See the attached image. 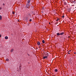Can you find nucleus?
<instances>
[{"mask_svg": "<svg viewBox=\"0 0 76 76\" xmlns=\"http://www.w3.org/2000/svg\"><path fill=\"white\" fill-rule=\"evenodd\" d=\"M64 1L65 0H64Z\"/></svg>", "mask_w": 76, "mask_h": 76, "instance_id": "obj_33", "label": "nucleus"}, {"mask_svg": "<svg viewBox=\"0 0 76 76\" xmlns=\"http://www.w3.org/2000/svg\"><path fill=\"white\" fill-rule=\"evenodd\" d=\"M73 3H75V1H73Z\"/></svg>", "mask_w": 76, "mask_h": 76, "instance_id": "obj_21", "label": "nucleus"}, {"mask_svg": "<svg viewBox=\"0 0 76 76\" xmlns=\"http://www.w3.org/2000/svg\"><path fill=\"white\" fill-rule=\"evenodd\" d=\"M31 1V0H28L27 2V4H29L30 2Z\"/></svg>", "mask_w": 76, "mask_h": 76, "instance_id": "obj_2", "label": "nucleus"}, {"mask_svg": "<svg viewBox=\"0 0 76 76\" xmlns=\"http://www.w3.org/2000/svg\"><path fill=\"white\" fill-rule=\"evenodd\" d=\"M39 50H41V48H40Z\"/></svg>", "mask_w": 76, "mask_h": 76, "instance_id": "obj_27", "label": "nucleus"}, {"mask_svg": "<svg viewBox=\"0 0 76 76\" xmlns=\"http://www.w3.org/2000/svg\"><path fill=\"white\" fill-rule=\"evenodd\" d=\"M46 56H48V53H46Z\"/></svg>", "mask_w": 76, "mask_h": 76, "instance_id": "obj_14", "label": "nucleus"}, {"mask_svg": "<svg viewBox=\"0 0 76 76\" xmlns=\"http://www.w3.org/2000/svg\"><path fill=\"white\" fill-rule=\"evenodd\" d=\"M25 20H26V22H28V18H26Z\"/></svg>", "mask_w": 76, "mask_h": 76, "instance_id": "obj_5", "label": "nucleus"}, {"mask_svg": "<svg viewBox=\"0 0 76 76\" xmlns=\"http://www.w3.org/2000/svg\"><path fill=\"white\" fill-rule=\"evenodd\" d=\"M39 48H40V46H39Z\"/></svg>", "mask_w": 76, "mask_h": 76, "instance_id": "obj_30", "label": "nucleus"}, {"mask_svg": "<svg viewBox=\"0 0 76 76\" xmlns=\"http://www.w3.org/2000/svg\"><path fill=\"white\" fill-rule=\"evenodd\" d=\"M70 37V36H68V38H69Z\"/></svg>", "mask_w": 76, "mask_h": 76, "instance_id": "obj_23", "label": "nucleus"}, {"mask_svg": "<svg viewBox=\"0 0 76 76\" xmlns=\"http://www.w3.org/2000/svg\"><path fill=\"white\" fill-rule=\"evenodd\" d=\"M37 44L38 45H40V42H38Z\"/></svg>", "mask_w": 76, "mask_h": 76, "instance_id": "obj_6", "label": "nucleus"}, {"mask_svg": "<svg viewBox=\"0 0 76 76\" xmlns=\"http://www.w3.org/2000/svg\"><path fill=\"white\" fill-rule=\"evenodd\" d=\"M42 42L43 44H44V43H45V41H44V40H42Z\"/></svg>", "mask_w": 76, "mask_h": 76, "instance_id": "obj_12", "label": "nucleus"}, {"mask_svg": "<svg viewBox=\"0 0 76 76\" xmlns=\"http://www.w3.org/2000/svg\"><path fill=\"white\" fill-rule=\"evenodd\" d=\"M31 21H32V19H30L29 20V22H31Z\"/></svg>", "mask_w": 76, "mask_h": 76, "instance_id": "obj_16", "label": "nucleus"}, {"mask_svg": "<svg viewBox=\"0 0 76 76\" xmlns=\"http://www.w3.org/2000/svg\"><path fill=\"white\" fill-rule=\"evenodd\" d=\"M62 18H64V15H63L62 17Z\"/></svg>", "mask_w": 76, "mask_h": 76, "instance_id": "obj_18", "label": "nucleus"}, {"mask_svg": "<svg viewBox=\"0 0 76 76\" xmlns=\"http://www.w3.org/2000/svg\"><path fill=\"white\" fill-rule=\"evenodd\" d=\"M21 69L20 68V70H21Z\"/></svg>", "mask_w": 76, "mask_h": 76, "instance_id": "obj_28", "label": "nucleus"}, {"mask_svg": "<svg viewBox=\"0 0 76 76\" xmlns=\"http://www.w3.org/2000/svg\"><path fill=\"white\" fill-rule=\"evenodd\" d=\"M46 58H47V56H44L43 57V59H45Z\"/></svg>", "mask_w": 76, "mask_h": 76, "instance_id": "obj_7", "label": "nucleus"}, {"mask_svg": "<svg viewBox=\"0 0 76 76\" xmlns=\"http://www.w3.org/2000/svg\"><path fill=\"white\" fill-rule=\"evenodd\" d=\"M5 4H4V3H3V6H4Z\"/></svg>", "mask_w": 76, "mask_h": 76, "instance_id": "obj_22", "label": "nucleus"}, {"mask_svg": "<svg viewBox=\"0 0 76 76\" xmlns=\"http://www.w3.org/2000/svg\"><path fill=\"white\" fill-rule=\"evenodd\" d=\"M2 19V17L0 15V20H1Z\"/></svg>", "mask_w": 76, "mask_h": 76, "instance_id": "obj_10", "label": "nucleus"}, {"mask_svg": "<svg viewBox=\"0 0 76 76\" xmlns=\"http://www.w3.org/2000/svg\"><path fill=\"white\" fill-rule=\"evenodd\" d=\"M57 71H58V70H57V69H56L55 70V71L56 72H57Z\"/></svg>", "mask_w": 76, "mask_h": 76, "instance_id": "obj_13", "label": "nucleus"}, {"mask_svg": "<svg viewBox=\"0 0 76 76\" xmlns=\"http://www.w3.org/2000/svg\"><path fill=\"white\" fill-rule=\"evenodd\" d=\"M64 5H67V3H66V2L65 1L64 2Z\"/></svg>", "mask_w": 76, "mask_h": 76, "instance_id": "obj_3", "label": "nucleus"}, {"mask_svg": "<svg viewBox=\"0 0 76 76\" xmlns=\"http://www.w3.org/2000/svg\"><path fill=\"white\" fill-rule=\"evenodd\" d=\"M29 6H30V5L29 4H26V7L28 8V9L29 8Z\"/></svg>", "mask_w": 76, "mask_h": 76, "instance_id": "obj_1", "label": "nucleus"}, {"mask_svg": "<svg viewBox=\"0 0 76 76\" xmlns=\"http://www.w3.org/2000/svg\"><path fill=\"white\" fill-rule=\"evenodd\" d=\"M13 49H12L11 50V52H13Z\"/></svg>", "mask_w": 76, "mask_h": 76, "instance_id": "obj_15", "label": "nucleus"}, {"mask_svg": "<svg viewBox=\"0 0 76 76\" xmlns=\"http://www.w3.org/2000/svg\"><path fill=\"white\" fill-rule=\"evenodd\" d=\"M64 34V32H62V33H61L60 34V35H63V34Z\"/></svg>", "mask_w": 76, "mask_h": 76, "instance_id": "obj_4", "label": "nucleus"}, {"mask_svg": "<svg viewBox=\"0 0 76 76\" xmlns=\"http://www.w3.org/2000/svg\"><path fill=\"white\" fill-rule=\"evenodd\" d=\"M57 35H58V36H59L60 35V34L59 33H57L56 34Z\"/></svg>", "mask_w": 76, "mask_h": 76, "instance_id": "obj_8", "label": "nucleus"}, {"mask_svg": "<svg viewBox=\"0 0 76 76\" xmlns=\"http://www.w3.org/2000/svg\"><path fill=\"white\" fill-rule=\"evenodd\" d=\"M5 39H8V37L6 36L5 37Z\"/></svg>", "mask_w": 76, "mask_h": 76, "instance_id": "obj_11", "label": "nucleus"}, {"mask_svg": "<svg viewBox=\"0 0 76 76\" xmlns=\"http://www.w3.org/2000/svg\"><path fill=\"white\" fill-rule=\"evenodd\" d=\"M70 51H71V50H69V51H68V52H69V53H70Z\"/></svg>", "mask_w": 76, "mask_h": 76, "instance_id": "obj_20", "label": "nucleus"}, {"mask_svg": "<svg viewBox=\"0 0 76 76\" xmlns=\"http://www.w3.org/2000/svg\"><path fill=\"white\" fill-rule=\"evenodd\" d=\"M51 23H49V24H50Z\"/></svg>", "mask_w": 76, "mask_h": 76, "instance_id": "obj_32", "label": "nucleus"}, {"mask_svg": "<svg viewBox=\"0 0 76 76\" xmlns=\"http://www.w3.org/2000/svg\"><path fill=\"white\" fill-rule=\"evenodd\" d=\"M12 13H13V14H12L13 15H14V14L15 13H14L13 12H12Z\"/></svg>", "mask_w": 76, "mask_h": 76, "instance_id": "obj_25", "label": "nucleus"}, {"mask_svg": "<svg viewBox=\"0 0 76 76\" xmlns=\"http://www.w3.org/2000/svg\"><path fill=\"white\" fill-rule=\"evenodd\" d=\"M1 35L0 34V38H1Z\"/></svg>", "mask_w": 76, "mask_h": 76, "instance_id": "obj_24", "label": "nucleus"}, {"mask_svg": "<svg viewBox=\"0 0 76 76\" xmlns=\"http://www.w3.org/2000/svg\"><path fill=\"white\" fill-rule=\"evenodd\" d=\"M28 56H30V55H29V54H28Z\"/></svg>", "mask_w": 76, "mask_h": 76, "instance_id": "obj_26", "label": "nucleus"}, {"mask_svg": "<svg viewBox=\"0 0 76 76\" xmlns=\"http://www.w3.org/2000/svg\"><path fill=\"white\" fill-rule=\"evenodd\" d=\"M74 54H76V53L75 52V53H74Z\"/></svg>", "mask_w": 76, "mask_h": 76, "instance_id": "obj_31", "label": "nucleus"}, {"mask_svg": "<svg viewBox=\"0 0 76 76\" xmlns=\"http://www.w3.org/2000/svg\"><path fill=\"white\" fill-rule=\"evenodd\" d=\"M58 20H59V19H58L56 20V21H58Z\"/></svg>", "mask_w": 76, "mask_h": 76, "instance_id": "obj_19", "label": "nucleus"}, {"mask_svg": "<svg viewBox=\"0 0 76 76\" xmlns=\"http://www.w3.org/2000/svg\"><path fill=\"white\" fill-rule=\"evenodd\" d=\"M1 8L0 7V10H1Z\"/></svg>", "mask_w": 76, "mask_h": 76, "instance_id": "obj_29", "label": "nucleus"}, {"mask_svg": "<svg viewBox=\"0 0 76 76\" xmlns=\"http://www.w3.org/2000/svg\"><path fill=\"white\" fill-rule=\"evenodd\" d=\"M68 54H70V52H67Z\"/></svg>", "mask_w": 76, "mask_h": 76, "instance_id": "obj_17", "label": "nucleus"}, {"mask_svg": "<svg viewBox=\"0 0 76 76\" xmlns=\"http://www.w3.org/2000/svg\"><path fill=\"white\" fill-rule=\"evenodd\" d=\"M5 60H6V61H9V59L8 58H7L5 59Z\"/></svg>", "mask_w": 76, "mask_h": 76, "instance_id": "obj_9", "label": "nucleus"}]
</instances>
